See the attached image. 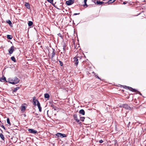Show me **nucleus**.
I'll return each instance as SVG.
<instances>
[{"label":"nucleus","mask_w":146,"mask_h":146,"mask_svg":"<svg viewBox=\"0 0 146 146\" xmlns=\"http://www.w3.org/2000/svg\"><path fill=\"white\" fill-rule=\"evenodd\" d=\"M25 6L27 7V8L28 9H30V5L29 3L25 2Z\"/></svg>","instance_id":"nucleus-13"},{"label":"nucleus","mask_w":146,"mask_h":146,"mask_svg":"<svg viewBox=\"0 0 146 146\" xmlns=\"http://www.w3.org/2000/svg\"><path fill=\"white\" fill-rule=\"evenodd\" d=\"M79 14H80V13H75L74 14V15H79Z\"/></svg>","instance_id":"nucleus-37"},{"label":"nucleus","mask_w":146,"mask_h":146,"mask_svg":"<svg viewBox=\"0 0 146 146\" xmlns=\"http://www.w3.org/2000/svg\"><path fill=\"white\" fill-rule=\"evenodd\" d=\"M7 38L8 39L11 40L13 38V36L11 35H7Z\"/></svg>","instance_id":"nucleus-19"},{"label":"nucleus","mask_w":146,"mask_h":146,"mask_svg":"<svg viewBox=\"0 0 146 146\" xmlns=\"http://www.w3.org/2000/svg\"><path fill=\"white\" fill-rule=\"evenodd\" d=\"M0 137L3 141H5V137L2 133L0 134Z\"/></svg>","instance_id":"nucleus-15"},{"label":"nucleus","mask_w":146,"mask_h":146,"mask_svg":"<svg viewBox=\"0 0 146 146\" xmlns=\"http://www.w3.org/2000/svg\"><path fill=\"white\" fill-rule=\"evenodd\" d=\"M85 118L84 117H80V119L82 121H84Z\"/></svg>","instance_id":"nucleus-31"},{"label":"nucleus","mask_w":146,"mask_h":146,"mask_svg":"<svg viewBox=\"0 0 146 146\" xmlns=\"http://www.w3.org/2000/svg\"><path fill=\"white\" fill-rule=\"evenodd\" d=\"M78 58H80L79 57H75L74 58V64L76 66H77L78 65Z\"/></svg>","instance_id":"nucleus-4"},{"label":"nucleus","mask_w":146,"mask_h":146,"mask_svg":"<svg viewBox=\"0 0 146 146\" xmlns=\"http://www.w3.org/2000/svg\"><path fill=\"white\" fill-rule=\"evenodd\" d=\"M103 142V141L102 140H100L99 141V142L100 143H102V142Z\"/></svg>","instance_id":"nucleus-36"},{"label":"nucleus","mask_w":146,"mask_h":146,"mask_svg":"<svg viewBox=\"0 0 146 146\" xmlns=\"http://www.w3.org/2000/svg\"><path fill=\"white\" fill-rule=\"evenodd\" d=\"M73 117L75 120H76V121L77 122H78L80 120L78 119L77 115L76 114H75L73 115Z\"/></svg>","instance_id":"nucleus-9"},{"label":"nucleus","mask_w":146,"mask_h":146,"mask_svg":"<svg viewBox=\"0 0 146 146\" xmlns=\"http://www.w3.org/2000/svg\"><path fill=\"white\" fill-rule=\"evenodd\" d=\"M130 122H129V123L128 124H130Z\"/></svg>","instance_id":"nucleus-40"},{"label":"nucleus","mask_w":146,"mask_h":146,"mask_svg":"<svg viewBox=\"0 0 146 146\" xmlns=\"http://www.w3.org/2000/svg\"><path fill=\"white\" fill-rule=\"evenodd\" d=\"M74 0H69L66 2V4L67 5H70L73 4L74 2Z\"/></svg>","instance_id":"nucleus-3"},{"label":"nucleus","mask_w":146,"mask_h":146,"mask_svg":"<svg viewBox=\"0 0 146 146\" xmlns=\"http://www.w3.org/2000/svg\"><path fill=\"white\" fill-rule=\"evenodd\" d=\"M79 112L80 114H82V115H85V111L84 110H83V109L80 110L79 111Z\"/></svg>","instance_id":"nucleus-14"},{"label":"nucleus","mask_w":146,"mask_h":146,"mask_svg":"<svg viewBox=\"0 0 146 146\" xmlns=\"http://www.w3.org/2000/svg\"><path fill=\"white\" fill-rule=\"evenodd\" d=\"M116 0H109L108 1V3H111L114 2Z\"/></svg>","instance_id":"nucleus-26"},{"label":"nucleus","mask_w":146,"mask_h":146,"mask_svg":"<svg viewBox=\"0 0 146 146\" xmlns=\"http://www.w3.org/2000/svg\"><path fill=\"white\" fill-rule=\"evenodd\" d=\"M44 96L45 98L47 99H48L50 97L49 94L47 93L45 94Z\"/></svg>","instance_id":"nucleus-17"},{"label":"nucleus","mask_w":146,"mask_h":146,"mask_svg":"<svg viewBox=\"0 0 146 146\" xmlns=\"http://www.w3.org/2000/svg\"><path fill=\"white\" fill-rule=\"evenodd\" d=\"M92 1L93 2H94V3H96V0H92Z\"/></svg>","instance_id":"nucleus-38"},{"label":"nucleus","mask_w":146,"mask_h":146,"mask_svg":"<svg viewBox=\"0 0 146 146\" xmlns=\"http://www.w3.org/2000/svg\"><path fill=\"white\" fill-rule=\"evenodd\" d=\"M56 136L58 137L63 138L66 137V135L64 134H62L60 133H58L56 134Z\"/></svg>","instance_id":"nucleus-2"},{"label":"nucleus","mask_w":146,"mask_h":146,"mask_svg":"<svg viewBox=\"0 0 146 146\" xmlns=\"http://www.w3.org/2000/svg\"><path fill=\"white\" fill-rule=\"evenodd\" d=\"M50 3H51L54 6V5L53 3V0H47Z\"/></svg>","instance_id":"nucleus-21"},{"label":"nucleus","mask_w":146,"mask_h":146,"mask_svg":"<svg viewBox=\"0 0 146 146\" xmlns=\"http://www.w3.org/2000/svg\"><path fill=\"white\" fill-rule=\"evenodd\" d=\"M1 127H2L5 130H6L5 128L3 125H1Z\"/></svg>","instance_id":"nucleus-33"},{"label":"nucleus","mask_w":146,"mask_h":146,"mask_svg":"<svg viewBox=\"0 0 146 146\" xmlns=\"http://www.w3.org/2000/svg\"><path fill=\"white\" fill-rule=\"evenodd\" d=\"M37 105L39 109V110L40 112L42 111V108L40 106V104L38 101H37Z\"/></svg>","instance_id":"nucleus-7"},{"label":"nucleus","mask_w":146,"mask_h":146,"mask_svg":"<svg viewBox=\"0 0 146 146\" xmlns=\"http://www.w3.org/2000/svg\"><path fill=\"white\" fill-rule=\"evenodd\" d=\"M19 81L20 80L17 77H15L13 78H9L8 79L9 82L13 84L18 83Z\"/></svg>","instance_id":"nucleus-1"},{"label":"nucleus","mask_w":146,"mask_h":146,"mask_svg":"<svg viewBox=\"0 0 146 146\" xmlns=\"http://www.w3.org/2000/svg\"><path fill=\"white\" fill-rule=\"evenodd\" d=\"M1 122V121H0V122Z\"/></svg>","instance_id":"nucleus-42"},{"label":"nucleus","mask_w":146,"mask_h":146,"mask_svg":"<svg viewBox=\"0 0 146 146\" xmlns=\"http://www.w3.org/2000/svg\"><path fill=\"white\" fill-rule=\"evenodd\" d=\"M38 100L36 99V98L34 96L33 98V105L34 106H36L37 105L36 104V102L37 103Z\"/></svg>","instance_id":"nucleus-8"},{"label":"nucleus","mask_w":146,"mask_h":146,"mask_svg":"<svg viewBox=\"0 0 146 146\" xmlns=\"http://www.w3.org/2000/svg\"><path fill=\"white\" fill-rule=\"evenodd\" d=\"M126 4V2H123V4H124V5L125 4Z\"/></svg>","instance_id":"nucleus-39"},{"label":"nucleus","mask_w":146,"mask_h":146,"mask_svg":"<svg viewBox=\"0 0 146 146\" xmlns=\"http://www.w3.org/2000/svg\"><path fill=\"white\" fill-rule=\"evenodd\" d=\"M58 35L60 37H62V36L61 34L60 33H59L58 34Z\"/></svg>","instance_id":"nucleus-34"},{"label":"nucleus","mask_w":146,"mask_h":146,"mask_svg":"<svg viewBox=\"0 0 146 146\" xmlns=\"http://www.w3.org/2000/svg\"><path fill=\"white\" fill-rule=\"evenodd\" d=\"M96 3L98 5H102V4L104 3V2L102 1H97L96 2Z\"/></svg>","instance_id":"nucleus-16"},{"label":"nucleus","mask_w":146,"mask_h":146,"mask_svg":"<svg viewBox=\"0 0 146 146\" xmlns=\"http://www.w3.org/2000/svg\"><path fill=\"white\" fill-rule=\"evenodd\" d=\"M52 56H51V58H52L56 54V51L54 49L52 48Z\"/></svg>","instance_id":"nucleus-11"},{"label":"nucleus","mask_w":146,"mask_h":146,"mask_svg":"<svg viewBox=\"0 0 146 146\" xmlns=\"http://www.w3.org/2000/svg\"><path fill=\"white\" fill-rule=\"evenodd\" d=\"M33 24V23L31 21H29L28 24L29 26H31Z\"/></svg>","instance_id":"nucleus-23"},{"label":"nucleus","mask_w":146,"mask_h":146,"mask_svg":"<svg viewBox=\"0 0 146 146\" xmlns=\"http://www.w3.org/2000/svg\"><path fill=\"white\" fill-rule=\"evenodd\" d=\"M25 106H22L21 108V110L22 111H24L25 110Z\"/></svg>","instance_id":"nucleus-22"},{"label":"nucleus","mask_w":146,"mask_h":146,"mask_svg":"<svg viewBox=\"0 0 146 146\" xmlns=\"http://www.w3.org/2000/svg\"><path fill=\"white\" fill-rule=\"evenodd\" d=\"M6 22L8 24H9L10 25H11L12 24V22L10 20H7L6 21Z\"/></svg>","instance_id":"nucleus-25"},{"label":"nucleus","mask_w":146,"mask_h":146,"mask_svg":"<svg viewBox=\"0 0 146 146\" xmlns=\"http://www.w3.org/2000/svg\"><path fill=\"white\" fill-rule=\"evenodd\" d=\"M0 80L1 82H4L5 81H6V82H7V81H6V78L5 77H4L3 78H0Z\"/></svg>","instance_id":"nucleus-20"},{"label":"nucleus","mask_w":146,"mask_h":146,"mask_svg":"<svg viewBox=\"0 0 146 146\" xmlns=\"http://www.w3.org/2000/svg\"><path fill=\"white\" fill-rule=\"evenodd\" d=\"M19 88V87H17L15 88L14 90H13V92H15L16 91L18 90Z\"/></svg>","instance_id":"nucleus-28"},{"label":"nucleus","mask_w":146,"mask_h":146,"mask_svg":"<svg viewBox=\"0 0 146 146\" xmlns=\"http://www.w3.org/2000/svg\"><path fill=\"white\" fill-rule=\"evenodd\" d=\"M63 49L64 51V53L66 51L65 48H66V46L65 45H64L63 46Z\"/></svg>","instance_id":"nucleus-32"},{"label":"nucleus","mask_w":146,"mask_h":146,"mask_svg":"<svg viewBox=\"0 0 146 146\" xmlns=\"http://www.w3.org/2000/svg\"><path fill=\"white\" fill-rule=\"evenodd\" d=\"M51 106L52 107V109H54L55 111H57L58 110V108L57 107L55 106L52 104L51 105Z\"/></svg>","instance_id":"nucleus-12"},{"label":"nucleus","mask_w":146,"mask_h":146,"mask_svg":"<svg viewBox=\"0 0 146 146\" xmlns=\"http://www.w3.org/2000/svg\"><path fill=\"white\" fill-rule=\"evenodd\" d=\"M7 123L9 125H11V123L10 122L9 119V118H7Z\"/></svg>","instance_id":"nucleus-29"},{"label":"nucleus","mask_w":146,"mask_h":146,"mask_svg":"<svg viewBox=\"0 0 146 146\" xmlns=\"http://www.w3.org/2000/svg\"><path fill=\"white\" fill-rule=\"evenodd\" d=\"M87 0H84V4L83 5L84 6H86L87 7L88 6V5L86 3V2L87 1Z\"/></svg>","instance_id":"nucleus-27"},{"label":"nucleus","mask_w":146,"mask_h":146,"mask_svg":"<svg viewBox=\"0 0 146 146\" xmlns=\"http://www.w3.org/2000/svg\"><path fill=\"white\" fill-rule=\"evenodd\" d=\"M28 130L29 132L31 133L36 134L37 132V131L32 129H28Z\"/></svg>","instance_id":"nucleus-5"},{"label":"nucleus","mask_w":146,"mask_h":146,"mask_svg":"<svg viewBox=\"0 0 146 146\" xmlns=\"http://www.w3.org/2000/svg\"><path fill=\"white\" fill-rule=\"evenodd\" d=\"M11 60L14 62H16L15 58L14 56H12L11 57Z\"/></svg>","instance_id":"nucleus-24"},{"label":"nucleus","mask_w":146,"mask_h":146,"mask_svg":"<svg viewBox=\"0 0 146 146\" xmlns=\"http://www.w3.org/2000/svg\"><path fill=\"white\" fill-rule=\"evenodd\" d=\"M125 87H127L128 89L131 91L133 92H136V90L135 89L131 87H129V86H125Z\"/></svg>","instance_id":"nucleus-10"},{"label":"nucleus","mask_w":146,"mask_h":146,"mask_svg":"<svg viewBox=\"0 0 146 146\" xmlns=\"http://www.w3.org/2000/svg\"><path fill=\"white\" fill-rule=\"evenodd\" d=\"M123 107L127 109H129L130 108V107L127 104L124 105Z\"/></svg>","instance_id":"nucleus-18"},{"label":"nucleus","mask_w":146,"mask_h":146,"mask_svg":"<svg viewBox=\"0 0 146 146\" xmlns=\"http://www.w3.org/2000/svg\"><path fill=\"white\" fill-rule=\"evenodd\" d=\"M14 50V46H11L9 50V53L11 54H12Z\"/></svg>","instance_id":"nucleus-6"},{"label":"nucleus","mask_w":146,"mask_h":146,"mask_svg":"<svg viewBox=\"0 0 146 146\" xmlns=\"http://www.w3.org/2000/svg\"><path fill=\"white\" fill-rule=\"evenodd\" d=\"M111 146L110 145H109V146Z\"/></svg>","instance_id":"nucleus-41"},{"label":"nucleus","mask_w":146,"mask_h":146,"mask_svg":"<svg viewBox=\"0 0 146 146\" xmlns=\"http://www.w3.org/2000/svg\"><path fill=\"white\" fill-rule=\"evenodd\" d=\"M98 79L100 80H101L100 78L98 76L96 75L95 76Z\"/></svg>","instance_id":"nucleus-35"},{"label":"nucleus","mask_w":146,"mask_h":146,"mask_svg":"<svg viewBox=\"0 0 146 146\" xmlns=\"http://www.w3.org/2000/svg\"><path fill=\"white\" fill-rule=\"evenodd\" d=\"M58 61L60 63V65L61 66H63V63L60 60H58Z\"/></svg>","instance_id":"nucleus-30"}]
</instances>
